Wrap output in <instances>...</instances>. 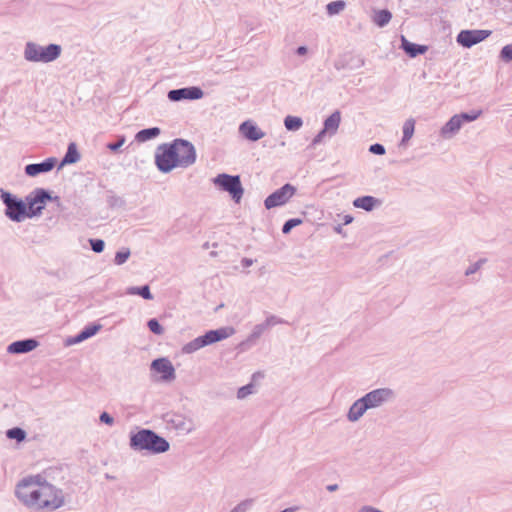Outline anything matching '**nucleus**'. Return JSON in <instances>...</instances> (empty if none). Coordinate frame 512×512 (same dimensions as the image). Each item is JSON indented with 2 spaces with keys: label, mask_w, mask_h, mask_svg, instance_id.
Wrapping results in <instances>:
<instances>
[{
  "label": "nucleus",
  "mask_w": 512,
  "mask_h": 512,
  "mask_svg": "<svg viewBox=\"0 0 512 512\" xmlns=\"http://www.w3.org/2000/svg\"><path fill=\"white\" fill-rule=\"evenodd\" d=\"M34 505L46 511H55L65 503L63 491L49 483L46 476H34Z\"/></svg>",
  "instance_id": "nucleus-1"
},
{
  "label": "nucleus",
  "mask_w": 512,
  "mask_h": 512,
  "mask_svg": "<svg viewBox=\"0 0 512 512\" xmlns=\"http://www.w3.org/2000/svg\"><path fill=\"white\" fill-rule=\"evenodd\" d=\"M130 448L134 451H148L151 454L167 452L169 442L150 429H141L130 435Z\"/></svg>",
  "instance_id": "nucleus-2"
},
{
  "label": "nucleus",
  "mask_w": 512,
  "mask_h": 512,
  "mask_svg": "<svg viewBox=\"0 0 512 512\" xmlns=\"http://www.w3.org/2000/svg\"><path fill=\"white\" fill-rule=\"evenodd\" d=\"M235 330L232 327H223L216 330H210L206 332L204 335L199 336L192 341L186 343L182 347V352L184 354H191L196 352L197 350L216 343L218 341L224 340L234 334Z\"/></svg>",
  "instance_id": "nucleus-3"
},
{
  "label": "nucleus",
  "mask_w": 512,
  "mask_h": 512,
  "mask_svg": "<svg viewBox=\"0 0 512 512\" xmlns=\"http://www.w3.org/2000/svg\"><path fill=\"white\" fill-rule=\"evenodd\" d=\"M482 114L481 110L470 113H460L453 115L440 129V136L443 139L453 138L462 128L465 122L475 121Z\"/></svg>",
  "instance_id": "nucleus-4"
},
{
  "label": "nucleus",
  "mask_w": 512,
  "mask_h": 512,
  "mask_svg": "<svg viewBox=\"0 0 512 512\" xmlns=\"http://www.w3.org/2000/svg\"><path fill=\"white\" fill-rule=\"evenodd\" d=\"M155 163L157 168L163 173H169L179 167L174 141L172 143L161 144L157 148Z\"/></svg>",
  "instance_id": "nucleus-5"
},
{
  "label": "nucleus",
  "mask_w": 512,
  "mask_h": 512,
  "mask_svg": "<svg viewBox=\"0 0 512 512\" xmlns=\"http://www.w3.org/2000/svg\"><path fill=\"white\" fill-rule=\"evenodd\" d=\"M212 182L223 191L228 192L236 203H239L242 199L244 189L241 184L240 176L221 173L213 178Z\"/></svg>",
  "instance_id": "nucleus-6"
},
{
  "label": "nucleus",
  "mask_w": 512,
  "mask_h": 512,
  "mask_svg": "<svg viewBox=\"0 0 512 512\" xmlns=\"http://www.w3.org/2000/svg\"><path fill=\"white\" fill-rule=\"evenodd\" d=\"M174 146L179 167L188 168L196 162V149L191 142L178 138L174 140Z\"/></svg>",
  "instance_id": "nucleus-7"
},
{
  "label": "nucleus",
  "mask_w": 512,
  "mask_h": 512,
  "mask_svg": "<svg viewBox=\"0 0 512 512\" xmlns=\"http://www.w3.org/2000/svg\"><path fill=\"white\" fill-rule=\"evenodd\" d=\"M395 393L390 388H378L362 396L368 409H376L393 400Z\"/></svg>",
  "instance_id": "nucleus-8"
},
{
  "label": "nucleus",
  "mask_w": 512,
  "mask_h": 512,
  "mask_svg": "<svg viewBox=\"0 0 512 512\" xmlns=\"http://www.w3.org/2000/svg\"><path fill=\"white\" fill-rule=\"evenodd\" d=\"M1 198L7 207L6 215L10 219L21 221L27 216L26 205L22 201L16 200L10 193L3 190H1Z\"/></svg>",
  "instance_id": "nucleus-9"
},
{
  "label": "nucleus",
  "mask_w": 512,
  "mask_h": 512,
  "mask_svg": "<svg viewBox=\"0 0 512 512\" xmlns=\"http://www.w3.org/2000/svg\"><path fill=\"white\" fill-rule=\"evenodd\" d=\"M296 189L291 184H285L272 194H270L264 201L266 209H272L284 205L295 194Z\"/></svg>",
  "instance_id": "nucleus-10"
},
{
  "label": "nucleus",
  "mask_w": 512,
  "mask_h": 512,
  "mask_svg": "<svg viewBox=\"0 0 512 512\" xmlns=\"http://www.w3.org/2000/svg\"><path fill=\"white\" fill-rule=\"evenodd\" d=\"M491 35L490 30H462L457 35V43L465 48H471L472 46L484 41Z\"/></svg>",
  "instance_id": "nucleus-11"
},
{
  "label": "nucleus",
  "mask_w": 512,
  "mask_h": 512,
  "mask_svg": "<svg viewBox=\"0 0 512 512\" xmlns=\"http://www.w3.org/2000/svg\"><path fill=\"white\" fill-rule=\"evenodd\" d=\"M61 51L62 48L58 44H49L45 47L34 45V62H52L61 55Z\"/></svg>",
  "instance_id": "nucleus-12"
},
{
  "label": "nucleus",
  "mask_w": 512,
  "mask_h": 512,
  "mask_svg": "<svg viewBox=\"0 0 512 512\" xmlns=\"http://www.w3.org/2000/svg\"><path fill=\"white\" fill-rule=\"evenodd\" d=\"M204 92L199 87H186L180 89H173L168 92V99L173 102L181 101L184 99L198 100L201 99Z\"/></svg>",
  "instance_id": "nucleus-13"
},
{
  "label": "nucleus",
  "mask_w": 512,
  "mask_h": 512,
  "mask_svg": "<svg viewBox=\"0 0 512 512\" xmlns=\"http://www.w3.org/2000/svg\"><path fill=\"white\" fill-rule=\"evenodd\" d=\"M46 200L51 201L53 203V209L59 210L60 208V198L58 196H51V194L45 189H36L34 191V217L41 215L42 209L44 208L43 204Z\"/></svg>",
  "instance_id": "nucleus-14"
},
{
  "label": "nucleus",
  "mask_w": 512,
  "mask_h": 512,
  "mask_svg": "<svg viewBox=\"0 0 512 512\" xmlns=\"http://www.w3.org/2000/svg\"><path fill=\"white\" fill-rule=\"evenodd\" d=\"M151 369L161 374L163 381H172L175 379V368L167 358H158L152 361Z\"/></svg>",
  "instance_id": "nucleus-15"
},
{
  "label": "nucleus",
  "mask_w": 512,
  "mask_h": 512,
  "mask_svg": "<svg viewBox=\"0 0 512 512\" xmlns=\"http://www.w3.org/2000/svg\"><path fill=\"white\" fill-rule=\"evenodd\" d=\"M239 133L249 141H258L265 136V132L262 131L254 121L246 120L239 126Z\"/></svg>",
  "instance_id": "nucleus-16"
},
{
  "label": "nucleus",
  "mask_w": 512,
  "mask_h": 512,
  "mask_svg": "<svg viewBox=\"0 0 512 512\" xmlns=\"http://www.w3.org/2000/svg\"><path fill=\"white\" fill-rule=\"evenodd\" d=\"M16 496L25 504H29L32 500V478L25 477L16 486Z\"/></svg>",
  "instance_id": "nucleus-17"
},
{
  "label": "nucleus",
  "mask_w": 512,
  "mask_h": 512,
  "mask_svg": "<svg viewBox=\"0 0 512 512\" xmlns=\"http://www.w3.org/2000/svg\"><path fill=\"white\" fill-rule=\"evenodd\" d=\"M368 410L367 405L361 397L354 401L350 406L346 415L347 420L351 423L358 422Z\"/></svg>",
  "instance_id": "nucleus-18"
},
{
  "label": "nucleus",
  "mask_w": 512,
  "mask_h": 512,
  "mask_svg": "<svg viewBox=\"0 0 512 512\" xmlns=\"http://www.w3.org/2000/svg\"><path fill=\"white\" fill-rule=\"evenodd\" d=\"M341 122V114L339 111L333 112L327 119L324 121V132H327L330 136H333L337 133L339 125Z\"/></svg>",
  "instance_id": "nucleus-19"
},
{
  "label": "nucleus",
  "mask_w": 512,
  "mask_h": 512,
  "mask_svg": "<svg viewBox=\"0 0 512 512\" xmlns=\"http://www.w3.org/2000/svg\"><path fill=\"white\" fill-rule=\"evenodd\" d=\"M101 327L102 326L100 324L85 327L78 335L69 339L68 344H77L92 337L101 329Z\"/></svg>",
  "instance_id": "nucleus-20"
},
{
  "label": "nucleus",
  "mask_w": 512,
  "mask_h": 512,
  "mask_svg": "<svg viewBox=\"0 0 512 512\" xmlns=\"http://www.w3.org/2000/svg\"><path fill=\"white\" fill-rule=\"evenodd\" d=\"M401 41L402 49L410 57H416L417 55L424 54L427 51V46L411 43L404 36H402Z\"/></svg>",
  "instance_id": "nucleus-21"
},
{
  "label": "nucleus",
  "mask_w": 512,
  "mask_h": 512,
  "mask_svg": "<svg viewBox=\"0 0 512 512\" xmlns=\"http://www.w3.org/2000/svg\"><path fill=\"white\" fill-rule=\"evenodd\" d=\"M392 19V13L387 9L374 10L372 15L373 23L383 28L389 24Z\"/></svg>",
  "instance_id": "nucleus-22"
},
{
  "label": "nucleus",
  "mask_w": 512,
  "mask_h": 512,
  "mask_svg": "<svg viewBox=\"0 0 512 512\" xmlns=\"http://www.w3.org/2000/svg\"><path fill=\"white\" fill-rule=\"evenodd\" d=\"M79 160H80V154L77 150V146L74 142H72L68 145L67 152H66L64 158L62 159L59 168L65 166L67 164L76 163Z\"/></svg>",
  "instance_id": "nucleus-23"
},
{
  "label": "nucleus",
  "mask_w": 512,
  "mask_h": 512,
  "mask_svg": "<svg viewBox=\"0 0 512 512\" xmlns=\"http://www.w3.org/2000/svg\"><path fill=\"white\" fill-rule=\"evenodd\" d=\"M32 350V339L16 341L10 344L7 351L11 354L26 353Z\"/></svg>",
  "instance_id": "nucleus-24"
},
{
  "label": "nucleus",
  "mask_w": 512,
  "mask_h": 512,
  "mask_svg": "<svg viewBox=\"0 0 512 512\" xmlns=\"http://www.w3.org/2000/svg\"><path fill=\"white\" fill-rule=\"evenodd\" d=\"M161 133V130L158 127H151L147 129L140 130L135 135V140L138 142H146L148 140L154 139L158 137Z\"/></svg>",
  "instance_id": "nucleus-25"
},
{
  "label": "nucleus",
  "mask_w": 512,
  "mask_h": 512,
  "mask_svg": "<svg viewBox=\"0 0 512 512\" xmlns=\"http://www.w3.org/2000/svg\"><path fill=\"white\" fill-rule=\"evenodd\" d=\"M377 203V199L372 196H362L358 197L353 201V205L357 208L364 209L366 211H371L374 209Z\"/></svg>",
  "instance_id": "nucleus-26"
},
{
  "label": "nucleus",
  "mask_w": 512,
  "mask_h": 512,
  "mask_svg": "<svg viewBox=\"0 0 512 512\" xmlns=\"http://www.w3.org/2000/svg\"><path fill=\"white\" fill-rule=\"evenodd\" d=\"M415 131V120L413 118L407 119L403 124V137L401 145H405L413 137Z\"/></svg>",
  "instance_id": "nucleus-27"
},
{
  "label": "nucleus",
  "mask_w": 512,
  "mask_h": 512,
  "mask_svg": "<svg viewBox=\"0 0 512 512\" xmlns=\"http://www.w3.org/2000/svg\"><path fill=\"white\" fill-rule=\"evenodd\" d=\"M55 164L56 159L53 157L47 158L45 161L41 163H34V175L52 170Z\"/></svg>",
  "instance_id": "nucleus-28"
},
{
  "label": "nucleus",
  "mask_w": 512,
  "mask_h": 512,
  "mask_svg": "<svg viewBox=\"0 0 512 512\" xmlns=\"http://www.w3.org/2000/svg\"><path fill=\"white\" fill-rule=\"evenodd\" d=\"M127 293L130 295H139L146 300H152L153 295L150 292V288L148 285H143L141 287H129L127 289Z\"/></svg>",
  "instance_id": "nucleus-29"
},
{
  "label": "nucleus",
  "mask_w": 512,
  "mask_h": 512,
  "mask_svg": "<svg viewBox=\"0 0 512 512\" xmlns=\"http://www.w3.org/2000/svg\"><path fill=\"white\" fill-rule=\"evenodd\" d=\"M303 121L300 117L287 116L284 119L285 128L289 131H296L301 128Z\"/></svg>",
  "instance_id": "nucleus-30"
},
{
  "label": "nucleus",
  "mask_w": 512,
  "mask_h": 512,
  "mask_svg": "<svg viewBox=\"0 0 512 512\" xmlns=\"http://www.w3.org/2000/svg\"><path fill=\"white\" fill-rule=\"evenodd\" d=\"M346 7V3L343 0L332 1L327 4L326 9L329 15H336L342 12Z\"/></svg>",
  "instance_id": "nucleus-31"
},
{
  "label": "nucleus",
  "mask_w": 512,
  "mask_h": 512,
  "mask_svg": "<svg viewBox=\"0 0 512 512\" xmlns=\"http://www.w3.org/2000/svg\"><path fill=\"white\" fill-rule=\"evenodd\" d=\"M7 437L10 439H15L18 442H21L25 439L26 433L21 428H12L9 429L6 433Z\"/></svg>",
  "instance_id": "nucleus-32"
},
{
  "label": "nucleus",
  "mask_w": 512,
  "mask_h": 512,
  "mask_svg": "<svg viewBox=\"0 0 512 512\" xmlns=\"http://www.w3.org/2000/svg\"><path fill=\"white\" fill-rule=\"evenodd\" d=\"M130 250L128 248H125L121 251H118L115 254L114 262L116 265H122L124 264L128 258L130 257Z\"/></svg>",
  "instance_id": "nucleus-33"
},
{
  "label": "nucleus",
  "mask_w": 512,
  "mask_h": 512,
  "mask_svg": "<svg viewBox=\"0 0 512 512\" xmlns=\"http://www.w3.org/2000/svg\"><path fill=\"white\" fill-rule=\"evenodd\" d=\"M255 392V386L250 383L247 384L241 388H239L237 392V398L238 399H245L247 396L253 394Z\"/></svg>",
  "instance_id": "nucleus-34"
},
{
  "label": "nucleus",
  "mask_w": 512,
  "mask_h": 512,
  "mask_svg": "<svg viewBox=\"0 0 512 512\" xmlns=\"http://www.w3.org/2000/svg\"><path fill=\"white\" fill-rule=\"evenodd\" d=\"M147 326L150 331L156 335H162L164 333V328L155 318L150 319L147 323Z\"/></svg>",
  "instance_id": "nucleus-35"
},
{
  "label": "nucleus",
  "mask_w": 512,
  "mask_h": 512,
  "mask_svg": "<svg viewBox=\"0 0 512 512\" xmlns=\"http://www.w3.org/2000/svg\"><path fill=\"white\" fill-rule=\"evenodd\" d=\"M302 223V220L299 219V218H292V219H289L287 220L283 227H282V232L284 234H288L294 227L300 225Z\"/></svg>",
  "instance_id": "nucleus-36"
},
{
  "label": "nucleus",
  "mask_w": 512,
  "mask_h": 512,
  "mask_svg": "<svg viewBox=\"0 0 512 512\" xmlns=\"http://www.w3.org/2000/svg\"><path fill=\"white\" fill-rule=\"evenodd\" d=\"M253 504L252 499H246L238 503L230 512H247Z\"/></svg>",
  "instance_id": "nucleus-37"
},
{
  "label": "nucleus",
  "mask_w": 512,
  "mask_h": 512,
  "mask_svg": "<svg viewBox=\"0 0 512 512\" xmlns=\"http://www.w3.org/2000/svg\"><path fill=\"white\" fill-rule=\"evenodd\" d=\"M500 58L504 62L512 61V44H508L501 49Z\"/></svg>",
  "instance_id": "nucleus-38"
},
{
  "label": "nucleus",
  "mask_w": 512,
  "mask_h": 512,
  "mask_svg": "<svg viewBox=\"0 0 512 512\" xmlns=\"http://www.w3.org/2000/svg\"><path fill=\"white\" fill-rule=\"evenodd\" d=\"M91 248L96 253H101L105 248V243L102 239H90Z\"/></svg>",
  "instance_id": "nucleus-39"
},
{
  "label": "nucleus",
  "mask_w": 512,
  "mask_h": 512,
  "mask_svg": "<svg viewBox=\"0 0 512 512\" xmlns=\"http://www.w3.org/2000/svg\"><path fill=\"white\" fill-rule=\"evenodd\" d=\"M266 330L263 323L257 324L254 326L250 337L253 339L259 338Z\"/></svg>",
  "instance_id": "nucleus-40"
},
{
  "label": "nucleus",
  "mask_w": 512,
  "mask_h": 512,
  "mask_svg": "<svg viewBox=\"0 0 512 512\" xmlns=\"http://www.w3.org/2000/svg\"><path fill=\"white\" fill-rule=\"evenodd\" d=\"M369 152L376 154V155H384L385 147L382 144L375 143L369 147Z\"/></svg>",
  "instance_id": "nucleus-41"
},
{
  "label": "nucleus",
  "mask_w": 512,
  "mask_h": 512,
  "mask_svg": "<svg viewBox=\"0 0 512 512\" xmlns=\"http://www.w3.org/2000/svg\"><path fill=\"white\" fill-rule=\"evenodd\" d=\"M282 321L280 319H278L276 316H269L264 322V326L266 327V329H268L269 327L271 326H274L276 324H279L281 323Z\"/></svg>",
  "instance_id": "nucleus-42"
},
{
  "label": "nucleus",
  "mask_w": 512,
  "mask_h": 512,
  "mask_svg": "<svg viewBox=\"0 0 512 512\" xmlns=\"http://www.w3.org/2000/svg\"><path fill=\"white\" fill-rule=\"evenodd\" d=\"M99 419L102 423H105L110 426L113 425V423H114L113 417L110 414H108L107 412L101 413Z\"/></svg>",
  "instance_id": "nucleus-43"
},
{
  "label": "nucleus",
  "mask_w": 512,
  "mask_h": 512,
  "mask_svg": "<svg viewBox=\"0 0 512 512\" xmlns=\"http://www.w3.org/2000/svg\"><path fill=\"white\" fill-rule=\"evenodd\" d=\"M124 143H125V138L121 137L116 143H109L107 145V147L111 151H117L120 147L123 146Z\"/></svg>",
  "instance_id": "nucleus-44"
},
{
  "label": "nucleus",
  "mask_w": 512,
  "mask_h": 512,
  "mask_svg": "<svg viewBox=\"0 0 512 512\" xmlns=\"http://www.w3.org/2000/svg\"><path fill=\"white\" fill-rule=\"evenodd\" d=\"M482 263L483 260L477 261L466 270L465 274L467 276L474 274L481 267Z\"/></svg>",
  "instance_id": "nucleus-45"
},
{
  "label": "nucleus",
  "mask_w": 512,
  "mask_h": 512,
  "mask_svg": "<svg viewBox=\"0 0 512 512\" xmlns=\"http://www.w3.org/2000/svg\"><path fill=\"white\" fill-rule=\"evenodd\" d=\"M326 134H328V133H327V132H324V129H322V130H321V131H320V132H319V133L314 137V139H313V141H312V144H313V145L319 144V143L322 141L323 137H324Z\"/></svg>",
  "instance_id": "nucleus-46"
},
{
  "label": "nucleus",
  "mask_w": 512,
  "mask_h": 512,
  "mask_svg": "<svg viewBox=\"0 0 512 512\" xmlns=\"http://www.w3.org/2000/svg\"><path fill=\"white\" fill-rule=\"evenodd\" d=\"M353 219H354L353 216L347 214L343 217V224L348 225V224L352 223Z\"/></svg>",
  "instance_id": "nucleus-47"
},
{
  "label": "nucleus",
  "mask_w": 512,
  "mask_h": 512,
  "mask_svg": "<svg viewBox=\"0 0 512 512\" xmlns=\"http://www.w3.org/2000/svg\"><path fill=\"white\" fill-rule=\"evenodd\" d=\"M241 263L244 267H250L253 264V260L250 258H243Z\"/></svg>",
  "instance_id": "nucleus-48"
},
{
  "label": "nucleus",
  "mask_w": 512,
  "mask_h": 512,
  "mask_svg": "<svg viewBox=\"0 0 512 512\" xmlns=\"http://www.w3.org/2000/svg\"><path fill=\"white\" fill-rule=\"evenodd\" d=\"M30 47H31V44L28 43L27 44V48H26V51H25V55H26V58L28 60H32V51L30 50Z\"/></svg>",
  "instance_id": "nucleus-49"
},
{
  "label": "nucleus",
  "mask_w": 512,
  "mask_h": 512,
  "mask_svg": "<svg viewBox=\"0 0 512 512\" xmlns=\"http://www.w3.org/2000/svg\"><path fill=\"white\" fill-rule=\"evenodd\" d=\"M296 52H297L298 55H301V56L305 55L307 53V47L300 46V47L297 48Z\"/></svg>",
  "instance_id": "nucleus-50"
},
{
  "label": "nucleus",
  "mask_w": 512,
  "mask_h": 512,
  "mask_svg": "<svg viewBox=\"0 0 512 512\" xmlns=\"http://www.w3.org/2000/svg\"><path fill=\"white\" fill-rule=\"evenodd\" d=\"M326 488L329 492H334V491L338 490L339 487H338V484H330Z\"/></svg>",
  "instance_id": "nucleus-51"
},
{
  "label": "nucleus",
  "mask_w": 512,
  "mask_h": 512,
  "mask_svg": "<svg viewBox=\"0 0 512 512\" xmlns=\"http://www.w3.org/2000/svg\"><path fill=\"white\" fill-rule=\"evenodd\" d=\"M25 172H26L28 175L32 176V164H29V165H27V166L25 167Z\"/></svg>",
  "instance_id": "nucleus-52"
},
{
  "label": "nucleus",
  "mask_w": 512,
  "mask_h": 512,
  "mask_svg": "<svg viewBox=\"0 0 512 512\" xmlns=\"http://www.w3.org/2000/svg\"><path fill=\"white\" fill-rule=\"evenodd\" d=\"M177 427L182 430H187L188 432L191 430V428H184V422H181V424H178Z\"/></svg>",
  "instance_id": "nucleus-53"
},
{
  "label": "nucleus",
  "mask_w": 512,
  "mask_h": 512,
  "mask_svg": "<svg viewBox=\"0 0 512 512\" xmlns=\"http://www.w3.org/2000/svg\"><path fill=\"white\" fill-rule=\"evenodd\" d=\"M335 232L337 233H342V226L341 225H337L335 228H334Z\"/></svg>",
  "instance_id": "nucleus-54"
},
{
  "label": "nucleus",
  "mask_w": 512,
  "mask_h": 512,
  "mask_svg": "<svg viewBox=\"0 0 512 512\" xmlns=\"http://www.w3.org/2000/svg\"><path fill=\"white\" fill-rule=\"evenodd\" d=\"M33 345H34V349L38 346V343L36 340H34Z\"/></svg>",
  "instance_id": "nucleus-55"
}]
</instances>
